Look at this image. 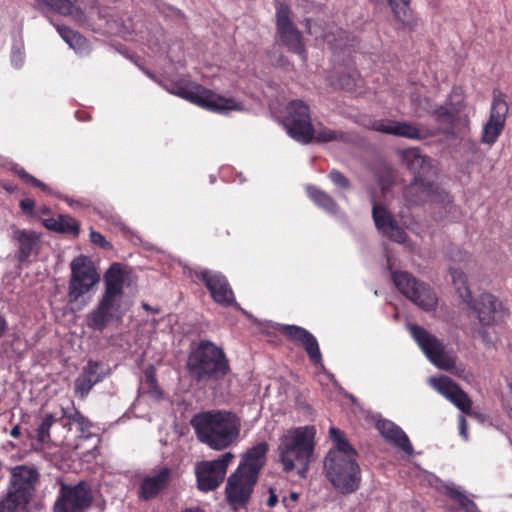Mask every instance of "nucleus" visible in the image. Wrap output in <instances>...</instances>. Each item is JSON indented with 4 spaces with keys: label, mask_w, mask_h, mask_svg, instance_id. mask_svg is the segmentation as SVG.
<instances>
[{
    "label": "nucleus",
    "mask_w": 512,
    "mask_h": 512,
    "mask_svg": "<svg viewBox=\"0 0 512 512\" xmlns=\"http://www.w3.org/2000/svg\"><path fill=\"white\" fill-rule=\"evenodd\" d=\"M21 207L23 209H31L32 208V203L29 200H24V201L21 202Z\"/></svg>",
    "instance_id": "61"
},
{
    "label": "nucleus",
    "mask_w": 512,
    "mask_h": 512,
    "mask_svg": "<svg viewBox=\"0 0 512 512\" xmlns=\"http://www.w3.org/2000/svg\"><path fill=\"white\" fill-rule=\"evenodd\" d=\"M458 424H459V432L460 435L464 440L468 439V423L464 416L460 415L458 417Z\"/></svg>",
    "instance_id": "51"
},
{
    "label": "nucleus",
    "mask_w": 512,
    "mask_h": 512,
    "mask_svg": "<svg viewBox=\"0 0 512 512\" xmlns=\"http://www.w3.org/2000/svg\"><path fill=\"white\" fill-rule=\"evenodd\" d=\"M316 429L306 425L289 428L278 439L277 455L284 472L296 470L305 477L314 459Z\"/></svg>",
    "instance_id": "2"
},
{
    "label": "nucleus",
    "mask_w": 512,
    "mask_h": 512,
    "mask_svg": "<svg viewBox=\"0 0 512 512\" xmlns=\"http://www.w3.org/2000/svg\"><path fill=\"white\" fill-rule=\"evenodd\" d=\"M18 174L26 182L31 183L32 185L39 187L41 190H43L45 192H50V188L45 183H43L40 180H38V179L34 178L33 176L29 175L23 169H20L18 171Z\"/></svg>",
    "instance_id": "48"
},
{
    "label": "nucleus",
    "mask_w": 512,
    "mask_h": 512,
    "mask_svg": "<svg viewBox=\"0 0 512 512\" xmlns=\"http://www.w3.org/2000/svg\"><path fill=\"white\" fill-rule=\"evenodd\" d=\"M191 425L198 440L213 450H224L238 442L241 421L235 414L213 410L196 414Z\"/></svg>",
    "instance_id": "3"
},
{
    "label": "nucleus",
    "mask_w": 512,
    "mask_h": 512,
    "mask_svg": "<svg viewBox=\"0 0 512 512\" xmlns=\"http://www.w3.org/2000/svg\"><path fill=\"white\" fill-rule=\"evenodd\" d=\"M92 499V492L86 483L62 484L54 505V512H86Z\"/></svg>",
    "instance_id": "14"
},
{
    "label": "nucleus",
    "mask_w": 512,
    "mask_h": 512,
    "mask_svg": "<svg viewBox=\"0 0 512 512\" xmlns=\"http://www.w3.org/2000/svg\"><path fill=\"white\" fill-rule=\"evenodd\" d=\"M10 435L13 437V438H19L20 435H21V430H20V427L19 426H14L12 428V430L10 431Z\"/></svg>",
    "instance_id": "60"
},
{
    "label": "nucleus",
    "mask_w": 512,
    "mask_h": 512,
    "mask_svg": "<svg viewBox=\"0 0 512 512\" xmlns=\"http://www.w3.org/2000/svg\"><path fill=\"white\" fill-rule=\"evenodd\" d=\"M508 113V104L501 97H494L487 123L483 127L481 141L492 146L501 135Z\"/></svg>",
    "instance_id": "21"
},
{
    "label": "nucleus",
    "mask_w": 512,
    "mask_h": 512,
    "mask_svg": "<svg viewBox=\"0 0 512 512\" xmlns=\"http://www.w3.org/2000/svg\"><path fill=\"white\" fill-rule=\"evenodd\" d=\"M402 162L414 172V162L416 161V149L408 148L400 151ZM416 180L415 173H413V180Z\"/></svg>",
    "instance_id": "46"
},
{
    "label": "nucleus",
    "mask_w": 512,
    "mask_h": 512,
    "mask_svg": "<svg viewBox=\"0 0 512 512\" xmlns=\"http://www.w3.org/2000/svg\"><path fill=\"white\" fill-rule=\"evenodd\" d=\"M233 458L234 454L226 452L218 459L197 463L195 474L199 490L203 492L215 490L223 482L228 465Z\"/></svg>",
    "instance_id": "13"
},
{
    "label": "nucleus",
    "mask_w": 512,
    "mask_h": 512,
    "mask_svg": "<svg viewBox=\"0 0 512 512\" xmlns=\"http://www.w3.org/2000/svg\"><path fill=\"white\" fill-rule=\"evenodd\" d=\"M418 346L436 367L446 371L454 367L455 357L446 351L443 341L420 326H418Z\"/></svg>",
    "instance_id": "17"
},
{
    "label": "nucleus",
    "mask_w": 512,
    "mask_h": 512,
    "mask_svg": "<svg viewBox=\"0 0 512 512\" xmlns=\"http://www.w3.org/2000/svg\"><path fill=\"white\" fill-rule=\"evenodd\" d=\"M429 383L462 413L477 419L481 418V414L472 410L473 402L469 395L450 377L444 375L432 377L429 379Z\"/></svg>",
    "instance_id": "16"
},
{
    "label": "nucleus",
    "mask_w": 512,
    "mask_h": 512,
    "mask_svg": "<svg viewBox=\"0 0 512 512\" xmlns=\"http://www.w3.org/2000/svg\"><path fill=\"white\" fill-rule=\"evenodd\" d=\"M6 328H7V323H6L5 319L2 316H0V337L3 336V334L6 331Z\"/></svg>",
    "instance_id": "59"
},
{
    "label": "nucleus",
    "mask_w": 512,
    "mask_h": 512,
    "mask_svg": "<svg viewBox=\"0 0 512 512\" xmlns=\"http://www.w3.org/2000/svg\"><path fill=\"white\" fill-rule=\"evenodd\" d=\"M337 79L331 80L330 84L334 88H341L350 90L354 87L358 73L351 68L339 69L337 72Z\"/></svg>",
    "instance_id": "42"
},
{
    "label": "nucleus",
    "mask_w": 512,
    "mask_h": 512,
    "mask_svg": "<svg viewBox=\"0 0 512 512\" xmlns=\"http://www.w3.org/2000/svg\"><path fill=\"white\" fill-rule=\"evenodd\" d=\"M58 421L55 414L47 413L40 418V422L36 428V441L41 448L47 447L50 442V428Z\"/></svg>",
    "instance_id": "36"
},
{
    "label": "nucleus",
    "mask_w": 512,
    "mask_h": 512,
    "mask_svg": "<svg viewBox=\"0 0 512 512\" xmlns=\"http://www.w3.org/2000/svg\"><path fill=\"white\" fill-rule=\"evenodd\" d=\"M307 31L311 35H315L316 38L322 37L331 47L342 48L347 43V33L337 27H334L331 31L325 33H318V27L312 26L310 20H306Z\"/></svg>",
    "instance_id": "32"
},
{
    "label": "nucleus",
    "mask_w": 512,
    "mask_h": 512,
    "mask_svg": "<svg viewBox=\"0 0 512 512\" xmlns=\"http://www.w3.org/2000/svg\"><path fill=\"white\" fill-rule=\"evenodd\" d=\"M393 282L402 295L412 304L416 303V279L404 271L393 272Z\"/></svg>",
    "instance_id": "34"
},
{
    "label": "nucleus",
    "mask_w": 512,
    "mask_h": 512,
    "mask_svg": "<svg viewBox=\"0 0 512 512\" xmlns=\"http://www.w3.org/2000/svg\"><path fill=\"white\" fill-rule=\"evenodd\" d=\"M450 274L459 296L477 314L482 327L494 325L497 317L502 313V303L489 293H484L478 299L473 300L471 291L467 286L466 275L460 269L454 267L450 268Z\"/></svg>",
    "instance_id": "8"
},
{
    "label": "nucleus",
    "mask_w": 512,
    "mask_h": 512,
    "mask_svg": "<svg viewBox=\"0 0 512 512\" xmlns=\"http://www.w3.org/2000/svg\"><path fill=\"white\" fill-rule=\"evenodd\" d=\"M108 23H110L111 32L119 33L127 40L146 46L147 50L144 49V52L147 54L157 55L165 50L161 45L162 33L160 31L152 33L140 20L135 21L133 18L127 17L120 22L117 19H111L108 20Z\"/></svg>",
    "instance_id": "10"
},
{
    "label": "nucleus",
    "mask_w": 512,
    "mask_h": 512,
    "mask_svg": "<svg viewBox=\"0 0 512 512\" xmlns=\"http://www.w3.org/2000/svg\"><path fill=\"white\" fill-rule=\"evenodd\" d=\"M182 512H203L201 509L199 508H189V509H186Z\"/></svg>",
    "instance_id": "62"
},
{
    "label": "nucleus",
    "mask_w": 512,
    "mask_h": 512,
    "mask_svg": "<svg viewBox=\"0 0 512 512\" xmlns=\"http://www.w3.org/2000/svg\"><path fill=\"white\" fill-rule=\"evenodd\" d=\"M187 369L200 384L218 381L229 372V362L223 350L210 341H200L190 352Z\"/></svg>",
    "instance_id": "5"
},
{
    "label": "nucleus",
    "mask_w": 512,
    "mask_h": 512,
    "mask_svg": "<svg viewBox=\"0 0 512 512\" xmlns=\"http://www.w3.org/2000/svg\"><path fill=\"white\" fill-rule=\"evenodd\" d=\"M162 85L169 93L216 113L225 114L244 109V105L235 98L216 94L187 77L166 80Z\"/></svg>",
    "instance_id": "4"
},
{
    "label": "nucleus",
    "mask_w": 512,
    "mask_h": 512,
    "mask_svg": "<svg viewBox=\"0 0 512 512\" xmlns=\"http://www.w3.org/2000/svg\"><path fill=\"white\" fill-rule=\"evenodd\" d=\"M196 276L202 280L211 293L212 298L221 305H231L234 303V294L230 288L227 279L219 272L211 270H201Z\"/></svg>",
    "instance_id": "22"
},
{
    "label": "nucleus",
    "mask_w": 512,
    "mask_h": 512,
    "mask_svg": "<svg viewBox=\"0 0 512 512\" xmlns=\"http://www.w3.org/2000/svg\"><path fill=\"white\" fill-rule=\"evenodd\" d=\"M281 331L294 341H297L300 344H302L310 360L315 365H318L322 370H324L318 342L309 331L295 325H282Z\"/></svg>",
    "instance_id": "24"
},
{
    "label": "nucleus",
    "mask_w": 512,
    "mask_h": 512,
    "mask_svg": "<svg viewBox=\"0 0 512 512\" xmlns=\"http://www.w3.org/2000/svg\"><path fill=\"white\" fill-rule=\"evenodd\" d=\"M35 2L39 7L69 16L78 23H84L98 13L95 7L96 0H35Z\"/></svg>",
    "instance_id": "15"
},
{
    "label": "nucleus",
    "mask_w": 512,
    "mask_h": 512,
    "mask_svg": "<svg viewBox=\"0 0 512 512\" xmlns=\"http://www.w3.org/2000/svg\"><path fill=\"white\" fill-rule=\"evenodd\" d=\"M324 376H325L327 379H331V378H332V376H331L330 374H326V373H324Z\"/></svg>",
    "instance_id": "64"
},
{
    "label": "nucleus",
    "mask_w": 512,
    "mask_h": 512,
    "mask_svg": "<svg viewBox=\"0 0 512 512\" xmlns=\"http://www.w3.org/2000/svg\"><path fill=\"white\" fill-rule=\"evenodd\" d=\"M268 450L269 445L266 441L258 442L247 450L237 469L258 479L259 472L265 464Z\"/></svg>",
    "instance_id": "26"
},
{
    "label": "nucleus",
    "mask_w": 512,
    "mask_h": 512,
    "mask_svg": "<svg viewBox=\"0 0 512 512\" xmlns=\"http://www.w3.org/2000/svg\"><path fill=\"white\" fill-rule=\"evenodd\" d=\"M12 238L16 242V257L19 262H25L31 256L37 255L41 248L40 235L33 230L14 229Z\"/></svg>",
    "instance_id": "25"
},
{
    "label": "nucleus",
    "mask_w": 512,
    "mask_h": 512,
    "mask_svg": "<svg viewBox=\"0 0 512 512\" xmlns=\"http://www.w3.org/2000/svg\"><path fill=\"white\" fill-rule=\"evenodd\" d=\"M113 320H117V316L99 302L85 318L86 325L90 329L100 332H102Z\"/></svg>",
    "instance_id": "31"
},
{
    "label": "nucleus",
    "mask_w": 512,
    "mask_h": 512,
    "mask_svg": "<svg viewBox=\"0 0 512 512\" xmlns=\"http://www.w3.org/2000/svg\"><path fill=\"white\" fill-rule=\"evenodd\" d=\"M438 304V298L430 285L418 282V308L433 311Z\"/></svg>",
    "instance_id": "37"
},
{
    "label": "nucleus",
    "mask_w": 512,
    "mask_h": 512,
    "mask_svg": "<svg viewBox=\"0 0 512 512\" xmlns=\"http://www.w3.org/2000/svg\"><path fill=\"white\" fill-rule=\"evenodd\" d=\"M170 470L162 468L156 475L146 477L140 486V497L151 499L155 497L168 483Z\"/></svg>",
    "instance_id": "30"
},
{
    "label": "nucleus",
    "mask_w": 512,
    "mask_h": 512,
    "mask_svg": "<svg viewBox=\"0 0 512 512\" xmlns=\"http://www.w3.org/2000/svg\"><path fill=\"white\" fill-rule=\"evenodd\" d=\"M372 216L377 230L384 236L397 243H403L406 240V233L400 228L392 215L381 205L373 201Z\"/></svg>",
    "instance_id": "23"
},
{
    "label": "nucleus",
    "mask_w": 512,
    "mask_h": 512,
    "mask_svg": "<svg viewBox=\"0 0 512 512\" xmlns=\"http://www.w3.org/2000/svg\"><path fill=\"white\" fill-rule=\"evenodd\" d=\"M277 35L279 41L289 51L296 53L306 60V49L301 32L295 27L291 19V11L288 6L279 3L276 8Z\"/></svg>",
    "instance_id": "12"
},
{
    "label": "nucleus",
    "mask_w": 512,
    "mask_h": 512,
    "mask_svg": "<svg viewBox=\"0 0 512 512\" xmlns=\"http://www.w3.org/2000/svg\"><path fill=\"white\" fill-rule=\"evenodd\" d=\"M29 498L10 488L7 495L0 499V512H15L28 503Z\"/></svg>",
    "instance_id": "38"
},
{
    "label": "nucleus",
    "mask_w": 512,
    "mask_h": 512,
    "mask_svg": "<svg viewBox=\"0 0 512 512\" xmlns=\"http://www.w3.org/2000/svg\"><path fill=\"white\" fill-rule=\"evenodd\" d=\"M11 60L15 67H20L24 60L22 52L19 49L13 50Z\"/></svg>",
    "instance_id": "53"
},
{
    "label": "nucleus",
    "mask_w": 512,
    "mask_h": 512,
    "mask_svg": "<svg viewBox=\"0 0 512 512\" xmlns=\"http://www.w3.org/2000/svg\"><path fill=\"white\" fill-rule=\"evenodd\" d=\"M85 373H89V378L95 380V384L101 381L105 375V367L99 362L89 361L87 366L83 370Z\"/></svg>",
    "instance_id": "44"
},
{
    "label": "nucleus",
    "mask_w": 512,
    "mask_h": 512,
    "mask_svg": "<svg viewBox=\"0 0 512 512\" xmlns=\"http://www.w3.org/2000/svg\"><path fill=\"white\" fill-rule=\"evenodd\" d=\"M288 135L294 140L307 144L311 142L312 124L308 106L301 100H293L286 107L282 120Z\"/></svg>",
    "instance_id": "11"
},
{
    "label": "nucleus",
    "mask_w": 512,
    "mask_h": 512,
    "mask_svg": "<svg viewBox=\"0 0 512 512\" xmlns=\"http://www.w3.org/2000/svg\"><path fill=\"white\" fill-rule=\"evenodd\" d=\"M370 128L385 134H391L409 139L416 138V127L401 121L377 119L371 122Z\"/></svg>",
    "instance_id": "29"
},
{
    "label": "nucleus",
    "mask_w": 512,
    "mask_h": 512,
    "mask_svg": "<svg viewBox=\"0 0 512 512\" xmlns=\"http://www.w3.org/2000/svg\"><path fill=\"white\" fill-rule=\"evenodd\" d=\"M464 91L459 86H453L444 105L437 106L432 114L439 124H445L442 129L446 136L454 135V126L459 113L464 108Z\"/></svg>",
    "instance_id": "18"
},
{
    "label": "nucleus",
    "mask_w": 512,
    "mask_h": 512,
    "mask_svg": "<svg viewBox=\"0 0 512 512\" xmlns=\"http://www.w3.org/2000/svg\"><path fill=\"white\" fill-rule=\"evenodd\" d=\"M69 266L68 302L81 309L89 303L91 294L100 282V274L94 262L85 255L73 258Z\"/></svg>",
    "instance_id": "6"
},
{
    "label": "nucleus",
    "mask_w": 512,
    "mask_h": 512,
    "mask_svg": "<svg viewBox=\"0 0 512 512\" xmlns=\"http://www.w3.org/2000/svg\"><path fill=\"white\" fill-rule=\"evenodd\" d=\"M306 190L308 196L316 205L324 209L327 213L336 214L337 205L328 194L312 186L307 187Z\"/></svg>",
    "instance_id": "39"
},
{
    "label": "nucleus",
    "mask_w": 512,
    "mask_h": 512,
    "mask_svg": "<svg viewBox=\"0 0 512 512\" xmlns=\"http://www.w3.org/2000/svg\"><path fill=\"white\" fill-rule=\"evenodd\" d=\"M452 369H455L453 373L456 376L466 379V375H465L466 370H465V368H459V367H455L454 366Z\"/></svg>",
    "instance_id": "58"
},
{
    "label": "nucleus",
    "mask_w": 512,
    "mask_h": 512,
    "mask_svg": "<svg viewBox=\"0 0 512 512\" xmlns=\"http://www.w3.org/2000/svg\"><path fill=\"white\" fill-rule=\"evenodd\" d=\"M60 420L62 425L64 427H67L68 430H72V427L76 426L77 431L80 433V436L88 437L90 433L89 429L91 427V423L78 411H68L63 408Z\"/></svg>",
    "instance_id": "33"
},
{
    "label": "nucleus",
    "mask_w": 512,
    "mask_h": 512,
    "mask_svg": "<svg viewBox=\"0 0 512 512\" xmlns=\"http://www.w3.org/2000/svg\"><path fill=\"white\" fill-rule=\"evenodd\" d=\"M329 178L332 181V183L335 186H337L338 188L344 189V190L349 188V181H348V179L343 174H341L340 172L335 171V170L331 171L330 174H329Z\"/></svg>",
    "instance_id": "47"
},
{
    "label": "nucleus",
    "mask_w": 512,
    "mask_h": 512,
    "mask_svg": "<svg viewBox=\"0 0 512 512\" xmlns=\"http://www.w3.org/2000/svg\"><path fill=\"white\" fill-rule=\"evenodd\" d=\"M57 31L61 38L78 54H85L89 51L87 40L78 32L71 30L66 26H57Z\"/></svg>",
    "instance_id": "35"
},
{
    "label": "nucleus",
    "mask_w": 512,
    "mask_h": 512,
    "mask_svg": "<svg viewBox=\"0 0 512 512\" xmlns=\"http://www.w3.org/2000/svg\"><path fill=\"white\" fill-rule=\"evenodd\" d=\"M376 427L386 441L401 449L408 455H412L413 447L406 434L393 422L386 419H379Z\"/></svg>",
    "instance_id": "27"
},
{
    "label": "nucleus",
    "mask_w": 512,
    "mask_h": 512,
    "mask_svg": "<svg viewBox=\"0 0 512 512\" xmlns=\"http://www.w3.org/2000/svg\"><path fill=\"white\" fill-rule=\"evenodd\" d=\"M59 224L61 229L59 232L71 233L73 235L78 234V223L77 221L68 215H59Z\"/></svg>",
    "instance_id": "45"
},
{
    "label": "nucleus",
    "mask_w": 512,
    "mask_h": 512,
    "mask_svg": "<svg viewBox=\"0 0 512 512\" xmlns=\"http://www.w3.org/2000/svg\"><path fill=\"white\" fill-rule=\"evenodd\" d=\"M126 280L127 273L121 265L112 264L104 275V292L98 301L115 314L118 321L122 319L129 307L124 295Z\"/></svg>",
    "instance_id": "9"
},
{
    "label": "nucleus",
    "mask_w": 512,
    "mask_h": 512,
    "mask_svg": "<svg viewBox=\"0 0 512 512\" xmlns=\"http://www.w3.org/2000/svg\"><path fill=\"white\" fill-rule=\"evenodd\" d=\"M37 479L38 473L34 468L17 466L12 471L11 488L30 499Z\"/></svg>",
    "instance_id": "28"
},
{
    "label": "nucleus",
    "mask_w": 512,
    "mask_h": 512,
    "mask_svg": "<svg viewBox=\"0 0 512 512\" xmlns=\"http://www.w3.org/2000/svg\"><path fill=\"white\" fill-rule=\"evenodd\" d=\"M146 380H147V382L149 383L150 386H154L155 385L156 379H155V376H154L152 370H148L146 372Z\"/></svg>",
    "instance_id": "57"
},
{
    "label": "nucleus",
    "mask_w": 512,
    "mask_h": 512,
    "mask_svg": "<svg viewBox=\"0 0 512 512\" xmlns=\"http://www.w3.org/2000/svg\"><path fill=\"white\" fill-rule=\"evenodd\" d=\"M418 199L420 196L427 198L432 204L436 205L441 211L435 217L436 220L448 218V214L457 211L453 204L452 197L438 184L435 179L438 176V169L434 165V160L418 153Z\"/></svg>",
    "instance_id": "7"
},
{
    "label": "nucleus",
    "mask_w": 512,
    "mask_h": 512,
    "mask_svg": "<svg viewBox=\"0 0 512 512\" xmlns=\"http://www.w3.org/2000/svg\"><path fill=\"white\" fill-rule=\"evenodd\" d=\"M277 502H278L277 495L275 494V492L272 489H270V495H269V498L267 500V505L269 507H274Z\"/></svg>",
    "instance_id": "55"
},
{
    "label": "nucleus",
    "mask_w": 512,
    "mask_h": 512,
    "mask_svg": "<svg viewBox=\"0 0 512 512\" xmlns=\"http://www.w3.org/2000/svg\"><path fill=\"white\" fill-rule=\"evenodd\" d=\"M330 437L334 447L324 460V469L333 487L342 494H350L358 489L360 467L356 462V450L348 443L343 433L331 427Z\"/></svg>",
    "instance_id": "1"
},
{
    "label": "nucleus",
    "mask_w": 512,
    "mask_h": 512,
    "mask_svg": "<svg viewBox=\"0 0 512 512\" xmlns=\"http://www.w3.org/2000/svg\"><path fill=\"white\" fill-rule=\"evenodd\" d=\"M406 328L410 332L411 337L416 340V325L406 320Z\"/></svg>",
    "instance_id": "56"
},
{
    "label": "nucleus",
    "mask_w": 512,
    "mask_h": 512,
    "mask_svg": "<svg viewBox=\"0 0 512 512\" xmlns=\"http://www.w3.org/2000/svg\"><path fill=\"white\" fill-rule=\"evenodd\" d=\"M90 240L92 243H94L95 245H97L101 248H105V249L111 248V244L108 241H106L104 236L94 230H91V232H90Z\"/></svg>",
    "instance_id": "49"
},
{
    "label": "nucleus",
    "mask_w": 512,
    "mask_h": 512,
    "mask_svg": "<svg viewBox=\"0 0 512 512\" xmlns=\"http://www.w3.org/2000/svg\"><path fill=\"white\" fill-rule=\"evenodd\" d=\"M478 334L486 345H493V340L491 339L488 331L484 327L479 329Z\"/></svg>",
    "instance_id": "54"
},
{
    "label": "nucleus",
    "mask_w": 512,
    "mask_h": 512,
    "mask_svg": "<svg viewBox=\"0 0 512 512\" xmlns=\"http://www.w3.org/2000/svg\"><path fill=\"white\" fill-rule=\"evenodd\" d=\"M89 373L84 371L75 380V392L82 398L86 397L92 387L95 385V380H91Z\"/></svg>",
    "instance_id": "43"
},
{
    "label": "nucleus",
    "mask_w": 512,
    "mask_h": 512,
    "mask_svg": "<svg viewBox=\"0 0 512 512\" xmlns=\"http://www.w3.org/2000/svg\"><path fill=\"white\" fill-rule=\"evenodd\" d=\"M395 18L404 26L411 24L413 15L409 8V0H389Z\"/></svg>",
    "instance_id": "41"
},
{
    "label": "nucleus",
    "mask_w": 512,
    "mask_h": 512,
    "mask_svg": "<svg viewBox=\"0 0 512 512\" xmlns=\"http://www.w3.org/2000/svg\"><path fill=\"white\" fill-rule=\"evenodd\" d=\"M427 482L428 485L434 487L436 490L445 493V495L452 501L458 504L459 509L464 512H479L476 503L470 499L464 492L459 489L446 485L441 479L433 474L420 469L418 466V483L422 484Z\"/></svg>",
    "instance_id": "20"
},
{
    "label": "nucleus",
    "mask_w": 512,
    "mask_h": 512,
    "mask_svg": "<svg viewBox=\"0 0 512 512\" xmlns=\"http://www.w3.org/2000/svg\"><path fill=\"white\" fill-rule=\"evenodd\" d=\"M44 225L47 229L59 232L61 229L59 224V216L57 218H49L44 221Z\"/></svg>",
    "instance_id": "52"
},
{
    "label": "nucleus",
    "mask_w": 512,
    "mask_h": 512,
    "mask_svg": "<svg viewBox=\"0 0 512 512\" xmlns=\"http://www.w3.org/2000/svg\"><path fill=\"white\" fill-rule=\"evenodd\" d=\"M341 139H343V134L340 131L333 130L322 124L312 125L311 141L326 143Z\"/></svg>",
    "instance_id": "40"
},
{
    "label": "nucleus",
    "mask_w": 512,
    "mask_h": 512,
    "mask_svg": "<svg viewBox=\"0 0 512 512\" xmlns=\"http://www.w3.org/2000/svg\"><path fill=\"white\" fill-rule=\"evenodd\" d=\"M257 478L236 470L227 480L226 498L234 509L244 506L250 498Z\"/></svg>",
    "instance_id": "19"
},
{
    "label": "nucleus",
    "mask_w": 512,
    "mask_h": 512,
    "mask_svg": "<svg viewBox=\"0 0 512 512\" xmlns=\"http://www.w3.org/2000/svg\"><path fill=\"white\" fill-rule=\"evenodd\" d=\"M298 499L299 494L297 492H290L289 495L282 497V503L287 509H291Z\"/></svg>",
    "instance_id": "50"
},
{
    "label": "nucleus",
    "mask_w": 512,
    "mask_h": 512,
    "mask_svg": "<svg viewBox=\"0 0 512 512\" xmlns=\"http://www.w3.org/2000/svg\"><path fill=\"white\" fill-rule=\"evenodd\" d=\"M417 135H418V140H420L421 138H423L425 135L422 133V129L418 126V132H417Z\"/></svg>",
    "instance_id": "63"
}]
</instances>
